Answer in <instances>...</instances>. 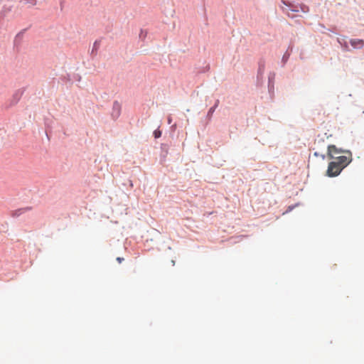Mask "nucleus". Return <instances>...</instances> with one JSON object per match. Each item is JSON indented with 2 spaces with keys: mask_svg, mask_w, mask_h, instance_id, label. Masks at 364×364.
I'll return each instance as SVG.
<instances>
[{
  "mask_svg": "<svg viewBox=\"0 0 364 364\" xmlns=\"http://www.w3.org/2000/svg\"><path fill=\"white\" fill-rule=\"evenodd\" d=\"M31 4L32 6H35V5L36 4V0H32V1H31Z\"/></svg>",
  "mask_w": 364,
  "mask_h": 364,
  "instance_id": "nucleus-7",
  "label": "nucleus"
},
{
  "mask_svg": "<svg viewBox=\"0 0 364 364\" xmlns=\"http://www.w3.org/2000/svg\"><path fill=\"white\" fill-rule=\"evenodd\" d=\"M352 161V154L350 151L346 152V155L335 157L333 161L328 164L326 174L329 177H335L340 174L341 171Z\"/></svg>",
  "mask_w": 364,
  "mask_h": 364,
  "instance_id": "nucleus-1",
  "label": "nucleus"
},
{
  "mask_svg": "<svg viewBox=\"0 0 364 364\" xmlns=\"http://www.w3.org/2000/svg\"><path fill=\"white\" fill-rule=\"evenodd\" d=\"M124 260V258L122 257H117V261L119 262V263H121L122 261Z\"/></svg>",
  "mask_w": 364,
  "mask_h": 364,
  "instance_id": "nucleus-6",
  "label": "nucleus"
},
{
  "mask_svg": "<svg viewBox=\"0 0 364 364\" xmlns=\"http://www.w3.org/2000/svg\"><path fill=\"white\" fill-rule=\"evenodd\" d=\"M155 138H159L161 135V132L159 130H156L154 132Z\"/></svg>",
  "mask_w": 364,
  "mask_h": 364,
  "instance_id": "nucleus-5",
  "label": "nucleus"
},
{
  "mask_svg": "<svg viewBox=\"0 0 364 364\" xmlns=\"http://www.w3.org/2000/svg\"><path fill=\"white\" fill-rule=\"evenodd\" d=\"M218 102H218V100H217V102H216L215 105L213 107H211V108L209 109L208 113V116H210H210L213 114V112H215V110L216 107H218Z\"/></svg>",
  "mask_w": 364,
  "mask_h": 364,
  "instance_id": "nucleus-4",
  "label": "nucleus"
},
{
  "mask_svg": "<svg viewBox=\"0 0 364 364\" xmlns=\"http://www.w3.org/2000/svg\"><path fill=\"white\" fill-rule=\"evenodd\" d=\"M346 151H343L342 149H338L335 145H329L328 146V157L329 159H335V157H338L339 154L344 153L346 154Z\"/></svg>",
  "mask_w": 364,
  "mask_h": 364,
  "instance_id": "nucleus-2",
  "label": "nucleus"
},
{
  "mask_svg": "<svg viewBox=\"0 0 364 364\" xmlns=\"http://www.w3.org/2000/svg\"><path fill=\"white\" fill-rule=\"evenodd\" d=\"M26 3H28V0H23Z\"/></svg>",
  "mask_w": 364,
  "mask_h": 364,
  "instance_id": "nucleus-8",
  "label": "nucleus"
},
{
  "mask_svg": "<svg viewBox=\"0 0 364 364\" xmlns=\"http://www.w3.org/2000/svg\"><path fill=\"white\" fill-rule=\"evenodd\" d=\"M350 43L355 48H361L364 45V41L363 40H352Z\"/></svg>",
  "mask_w": 364,
  "mask_h": 364,
  "instance_id": "nucleus-3",
  "label": "nucleus"
}]
</instances>
